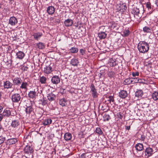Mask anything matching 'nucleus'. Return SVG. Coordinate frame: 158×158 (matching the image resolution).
<instances>
[{"mask_svg":"<svg viewBox=\"0 0 158 158\" xmlns=\"http://www.w3.org/2000/svg\"><path fill=\"white\" fill-rule=\"evenodd\" d=\"M148 44L144 41H140L138 44V48L140 52L144 53L149 50Z\"/></svg>","mask_w":158,"mask_h":158,"instance_id":"f257e3e1","label":"nucleus"},{"mask_svg":"<svg viewBox=\"0 0 158 158\" xmlns=\"http://www.w3.org/2000/svg\"><path fill=\"white\" fill-rule=\"evenodd\" d=\"M143 13V7H134L131 11V13L137 19L140 18Z\"/></svg>","mask_w":158,"mask_h":158,"instance_id":"f03ea898","label":"nucleus"},{"mask_svg":"<svg viewBox=\"0 0 158 158\" xmlns=\"http://www.w3.org/2000/svg\"><path fill=\"white\" fill-rule=\"evenodd\" d=\"M90 89V92L91 94L92 97L94 98H97L98 94L97 92V89H96L94 84H92L91 85Z\"/></svg>","mask_w":158,"mask_h":158,"instance_id":"7ed1b4c3","label":"nucleus"},{"mask_svg":"<svg viewBox=\"0 0 158 158\" xmlns=\"http://www.w3.org/2000/svg\"><path fill=\"white\" fill-rule=\"evenodd\" d=\"M20 96L19 94H14L12 95L11 99L13 102H18L20 101Z\"/></svg>","mask_w":158,"mask_h":158,"instance_id":"20e7f679","label":"nucleus"},{"mask_svg":"<svg viewBox=\"0 0 158 158\" xmlns=\"http://www.w3.org/2000/svg\"><path fill=\"white\" fill-rule=\"evenodd\" d=\"M31 106H27L26 105V107L25 109V111L27 114L29 115L33 111V109L32 108L31 105H32V102L31 101H30L29 102Z\"/></svg>","mask_w":158,"mask_h":158,"instance_id":"39448f33","label":"nucleus"},{"mask_svg":"<svg viewBox=\"0 0 158 158\" xmlns=\"http://www.w3.org/2000/svg\"><path fill=\"white\" fill-rule=\"evenodd\" d=\"M17 22L18 21L17 19L15 17L13 16L10 18L9 24L13 26L17 24Z\"/></svg>","mask_w":158,"mask_h":158,"instance_id":"423d86ee","label":"nucleus"},{"mask_svg":"<svg viewBox=\"0 0 158 158\" xmlns=\"http://www.w3.org/2000/svg\"><path fill=\"white\" fill-rule=\"evenodd\" d=\"M60 78L57 76H54L51 79V81L53 84H57L60 82Z\"/></svg>","mask_w":158,"mask_h":158,"instance_id":"0eeeda50","label":"nucleus"},{"mask_svg":"<svg viewBox=\"0 0 158 158\" xmlns=\"http://www.w3.org/2000/svg\"><path fill=\"white\" fill-rule=\"evenodd\" d=\"M2 114L4 117H9L11 115V112L9 108H6L4 110Z\"/></svg>","mask_w":158,"mask_h":158,"instance_id":"6e6552de","label":"nucleus"},{"mask_svg":"<svg viewBox=\"0 0 158 158\" xmlns=\"http://www.w3.org/2000/svg\"><path fill=\"white\" fill-rule=\"evenodd\" d=\"M13 81L15 85H19L22 82V80L19 77H16L13 79Z\"/></svg>","mask_w":158,"mask_h":158,"instance_id":"1a4fd4ad","label":"nucleus"},{"mask_svg":"<svg viewBox=\"0 0 158 158\" xmlns=\"http://www.w3.org/2000/svg\"><path fill=\"white\" fill-rule=\"evenodd\" d=\"M17 142V140L16 139L12 138L8 139L7 140L6 143L7 145H10L15 144Z\"/></svg>","mask_w":158,"mask_h":158,"instance_id":"9d476101","label":"nucleus"},{"mask_svg":"<svg viewBox=\"0 0 158 158\" xmlns=\"http://www.w3.org/2000/svg\"><path fill=\"white\" fill-rule=\"evenodd\" d=\"M119 95L120 98L123 99H124L127 97L128 94L126 91L122 90L119 92Z\"/></svg>","mask_w":158,"mask_h":158,"instance_id":"9b49d317","label":"nucleus"},{"mask_svg":"<svg viewBox=\"0 0 158 158\" xmlns=\"http://www.w3.org/2000/svg\"><path fill=\"white\" fill-rule=\"evenodd\" d=\"M19 124V120L18 119L13 120L12 121L11 126L13 128H16Z\"/></svg>","mask_w":158,"mask_h":158,"instance_id":"f8f14e48","label":"nucleus"},{"mask_svg":"<svg viewBox=\"0 0 158 158\" xmlns=\"http://www.w3.org/2000/svg\"><path fill=\"white\" fill-rule=\"evenodd\" d=\"M53 71L51 65L46 67L44 68V72L47 74L50 73Z\"/></svg>","mask_w":158,"mask_h":158,"instance_id":"ddd939ff","label":"nucleus"},{"mask_svg":"<svg viewBox=\"0 0 158 158\" xmlns=\"http://www.w3.org/2000/svg\"><path fill=\"white\" fill-rule=\"evenodd\" d=\"M13 85V84L9 81H4V86L5 88H11Z\"/></svg>","mask_w":158,"mask_h":158,"instance_id":"4468645a","label":"nucleus"},{"mask_svg":"<svg viewBox=\"0 0 158 158\" xmlns=\"http://www.w3.org/2000/svg\"><path fill=\"white\" fill-rule=\"evenodd\" d=\"M65 25L67 27L72 26L73 23V20L68 19L65 20L64 22Z\"/></svg>","mask_w":158,"mask_h":158,"instance_id":"2eb2a0df","label":"nucleus"},{"mask_svg":"<svg viewBox=\"0 0 158 158\" xmlns=\"http://www.w3.org/2000/svg\"><path fill=\"white\" fill-rule=\"evenodd\" d=\"M24 151L26 153H31L33 152L34 150L32 147H31L29 146H26L24 148Z\"/></svg>","mask_w":158,"mask_h":158,"instance_id":"dca6fc26","label":"nucleus"},{"mask_svg":"<svg viewBox=\"0 0 158 158\" xmlns=\"http://www.w3.org/2000/svg\"><path fill=\"white\" fill-rule=\"evenodd\" d=\"M48 99L50 101L54 100L56 99V95L52 93L48 94H47Z\"/></svg>","mask_w":158,"mask_h":158,"instance_id":"f3484780","label":"nucleus"},{"mask_svg":"<svg viewBox=\"0 0 158 158\" xmlns=\"http://www.w3.org/2000/svg\"><path fill=\"white\" fill-rule=\"evenodd\" d=\"M146 155H147L149 157L151 156L153 154L152 149L150 148H146L145 151Z\"/></svg>","mask_w":158,"mask_h":158,"instance_id":"a211bd4d","label":"nucleus"},{"mask_svg":"<svg viewBox=\"0 0 158 158\" xmlns=\"http://www.w3.org/2000/svg\"><path fill=\"white\" fill-rule=\"evenodd\" d=\"M47 11L49 14L52 15L55 12V9L53 6H49L47 8Z\"/></svg>","mask_w":158,"mask_h":158,"instance_id":"6ab92c4d","label":"nucleus"},{"mask_svg":"<svg viewBox=\"0 0 158 158\" xmlns=\"http://www.w3.org/2000/svg\"><path fill=\"white\" fill-rule=\"evenodd\" d=\"M42 33L41 32H36L33 34V36L34 39L35 40H38L42 36Z\"/></svg>","mask_w":158,"mask_h":158,"instance_id":"aec40b11","label":"nucleus"},{"mask_svg":"<svg viewBox=\"0 0 158 158\" xmlns=\"http://www.w3.org/2000/svg\"><path fill=\"white\" fill-rule=\"evenodd\" d=\"M79 63V62L78 59L74 58L71 60L70 64L73 66H77Z\"/></svg>","mask_w":158,"mask_h":158,"instance_id":"412c9836","label":"nucleus"},{"mask_svg":"<svg viewBox=\"0 0 158 158\" xmlns=\"http://www.w3.org/2000/svg\"><path fill=\"white\" fill-rule=\"evenodd\" d=\"M17 58L19 59H23L25 56L24 53L22 51H19L16 53Z\"/></svg>","mask_w":158,"mask_h":158,"instance_id":"4be33fe9","label":"nucleus"},{"mask_svg":"<svg viewBox=\"0 0 158 158\" xmlns=\"http://www.w3.org/2000/svg\"><path fill=\"white\" fill-rule=\"evenodd\" d=\"M52 122V120L50 118L46 119L43 122V124L45 126L50 124Z\"/></svg>","mask_w":158,"mask_h":158,"instance_id":"5701e85b","label":"nucleus"},{"mask_svg":"<svg viewBox=\"0 0 158 158\" xmlns=\"http://www.w3.org/2000/svg\"><path fill=\"white\" fill-rule=\"evenodd\" d=\"M108 64L110 67H113L117 65V63L112 58H110L108 61Z\"/></svg>","mask_w":158,"mask_h":158,"instance_id":"b1692460","label":"nucleus"},{"mask_svg":"<svg viewBox=\"0 0 158 158\" xmlns=\"http://www.w3.org/2000/svg\"><path fill=\"white\" fill-rule=\"evenodd\" d=\"M133 84V78H127L125 79L124 81V84L125 85H129L131 84Z\"/></svg>","mask_w":158,"mask_h":158,"instance_id":"393cba45","label":"nucleus"},{"mask_svg":"<svg viewBox=\"0 0 158 158\" xmlns=\"http://www.w3.org/2000/svg\"><path fill=\"white\" fill-rule=\"evenodd\" d=\"M143 92L142 90H138L135 92V96L138 98L141 97L143 95Z\"/></svg>","mask_w":158,"mask_h":158,"instance_id":"a878e982","label":"nucleus"},{"mask_svg":"<svg viewBox=\"0 0 158 158\" xmlns=\"http://www.w3.org/2000/svg\"><path fill=\"white\" fill-rule=\"evenodd\" d=\"M136 150L138 151H141L143 149V145L142 144L138 143L135 146Z\"/></svg>","mask_w":158,"mask_h":158,"instance_id":"bb28decb","label":"nucleus"},{"mask_svg":"<svg viewBox=\"0 0 158 158\" xmlns=\"http://www.w3.org/2000/svg\"><path fill=\"white\" fill-rule=\"evenodd\" d=\"M107 34L103 32H100L98 33V36L100 39H104L106 37Z\"/></svg>","mask_w":158,"mask_h":158,"instance_id":"cd10ccee","label":"nucleus"},{"mask_svg":"<svg viewBox=\"0 0 158 158\" xmlns=\"http://www.w3.org/2000/svg\"><path fill=\"white\" fill-rule=\"evenodd\" d=\"M39 102V104H41L43 106H45L47 104L48 101L46 98H44L43 97L42 98L40 99Z\"/></svg>","mask_w":158,"mask_h":158,"instance_id":"c85d7f7f","label":"nucleus"},{"mask_svg":"<svg viewBox=\"0 0 158 158\" xmlns=\"http://www.w3.org/2000/svg\"><path fill=\"white\" fill-rule=\"evenodd\" d=\"M64 138L66 141L70 140L72 138V135L70 133H66L64 134Z\"/></svg>","mask_w":158,"mask_h":158,"instance_id":"c756f323","label":"nucleus"},{"mask_svg":"<svg viewBox=\"0 0 158 158\" xmlns=\"http://www.w3.org/2000/svg\"><path fill=\"white\" fill-rule=\"evenodd\" d=\"M66 102L67 100L65 99L62 98L59 100V103L62 106H64L67 105Z\"/></svg>","mask_w":158,"mask_h":158,"instance_id":"7c9ffc66","label":"nucleus"},{"mask_svg":"<svg viewBox=\"0 0 158 158\" xmlns=\"http://www.w3.org/2000/svg\"><path fill=\"white\" fill-rule=\"evenodd\" d=\"M36 94V92L35 91H30L29 92L28 95L30 98H35Z\"/></svg>","mask_w":158,"mask_h":158,"instance_id":"2f4dec72","label":"nucleus"},{"mask_svg":"<svg viewBox=\"0 0 158 158\" xmlns=\"http://www.w3.org/2000/svg\"><path fill=\"white\" fill-rule=\"evenodd\" d=\"M152 97L154 100H157L158 99V92L156 91L153 92L152 94Z\"/></svg>","mask_w":158,"mask_h":158,"instance_id":"473e14b6","label":"nucleus"},{"mask_svg":"<svg viewBox=\"0 0 158 158\" xmlns=\"http://www.w3.org/2000/svg\"><path fill=\"white\" fill-rule=\"evenodd\" d=\"M37 46L40 49H43L45 47V45L44 43L41 42H39L37 44Z\"/></svg>","mask_w":158,"mask_h":158,"instance_id":"72a5a7b5","label":"nucleus"},{"mask_svg":"<svg viewBox=\"0 0 158 158\" xmlns=\"http://www.w3.org/2000/svg\"><path fill=\"white\" fill-rule=\"evenodd\" d=\"M143 31L144 32L148 33L151 32V30L150 27L145 26L143 28Z\"/></svg>","mask_w":158,"mask_h":158,"instance_id":"f704fd0d","label":"nucleus"},{"mask_svg":"<svg viewBox=\"0 0 158 158\" xmlns=\"http://www.w3.org/2000/svg\"><path fill=\"white\" fill-rule=\"evenodd\" d=\"M119 9H118L119 10H121L122 9L123 11H124V10H126L127 9V6L126 5L125 3H123L122 5L119 6Z\"/></svg>","mask_w":158,"mask_h":158,"instance_id":"c9c22d12","label":"nucleus"},{"mask_svg":"<svg viewBox=\"0 0 158 158\" xmlns=\"http://www.w3.org/2000/svg\"><path fill=\"white\" fill-rule=\"evenodd\" d=\"M123 35L124 36H127L129 35L130 31L128 29L124 30L123 32Z\"/></svg>","mask_w":158,"mask_h":158,"instance_id":"e433bc0d","label":"nucleus"},{"mask_svg":"<svg viewBox=\"0 0 158 158\" xmlns=\"http://www.w3.org/2000/svg\"><path fill=\"white\" fill-rule=\"evenodd\" d=\"M47 79L44 77H41L40 78V81L42 84H45L46 83Z\"/></svg>","mask_w":158,"mask_h":158,"instance_id":"4c0bfd02","label":"nucleus"},{"mask_svg":"<svg viewBox=\"0 0 158 158\" xmlns=\"http://www.w3.org/2000/svg\"><path fill=\"white\" fill-rule=\"evenodd\" d=\"M20 88L22 89H26L27 85V83L26 82H22Z\"/></svg>","mask_w":158,"mask_h":158,"instance_id":"58836bf2","label":"nucleus"},{"mask_svg":"<svg viewBox=\"0 0 158 158\" xmlns=\"http://www.w3.org/2000/svg\"><path fill=\"white\" fill-rule=\"evenodd\" d=\"M103 120L105 121H108L110 118V116L108 114H104L103 116Z\"/></svg>","mask_w":158,"mask_h":158,"instance_id":"ea45409f","label":"nucleus"},{"mask_svg":"<svg viewBox=\"0 0 158 158\" xmlns=\"http://www.w3.org/2000/svg\"><path fill=\"white\" fill-rule=\"evenodd\" d=\"M70 50L72 53H76L78 52V49L77 48L72 47L70 49Z\"/></svg>","mask_w":158,"mask_h":158,"instance_id":"a19ab883","label":"nucleus"},{"mask_svg":"<svg viewBox=\"0 0 158 158\" xmlns=\"http://www.w3.org/2000/svg\"><path fill=\"white\" fill-rule=\"evenodd\" d=\"M95 131L96 133H97L99 135H102L103 134V132H102V130L99 127H98L96 128Z\"/></svg>","mask_w":158,"mask_h":158,"instance_id":"79ce46f5","label":"nucleus"},{"mask_svg":"<svg viewBox=\"0 0 158 158\" xmlns=\"http://www.w3.org/2000/svg\"><path fill=\"white\" fill-rule=\"evenodd\" d=\"M146 4V7L148 8V10L152 9L151 5V3L149 2H147Z\"/></svg>","mask_w":158,"mask_h":158,"instance_id":"37998d69","label":"nucleus"},{"mask_svg":"<svg viewBox=\"0 0 158 158\" xmlns=\"http://www.w3.org/2000/svg\"><path fill=\"white\" fill-rule=\"evenodd\" d=\"M108 101L110 103H111V102H114V99L113 96H110L108 97Z\"/></svg>","mask_w":158,"mask_h":158,"instance_id":"c03bdc74","label":"nucleus"},{"mask_svg":"<svg viewBox=\"0 0 158 158\" xmlns=\"http://www.w3.org/2000/svg\"><path fill=\"white\" fill-rule=\"evenodd\" d=\"M5 140V138L2 136H0V145L4 143Z\"/></svg>","mask_w":158,"mask_h":158,"instance_id":"a18cd8bd","label":"nucleus"},{"mask_svg":"<svg viewBox=\"0 0 158 158\" xmlns=\"http://www.w3.org/2000/svg\"><path fill=\"white\" fill-rule=\"evenodd\" d=\"M132 75L133 77L138 76L139 75V73L138 72H133L132 73Z\"/></svg>","mask_w":158,"mask_h":158,"instance_id":"49530a36","label":"nucleus"},{"mask_svg":"<svg viewBox=\"0 0 158 158\" xmlns=\"http://www.w3.org/2000/svg\"><path fill=\"white\" fill-rule=\"evenodd\" d=\"M80 52L82 55H83L85 54V51L83 49H80Z\"/></svg>","mask_w":158,"mask_h":158,"instance_id":"de8ad7c7","label":"nucleus"},{"mask_svg":"<svg viewBox=\"0 0 158 158\" xmlns=\"http://www.w3.org/2000/svg\"><path fill=\"white\" fill-rule=\"evenodd\" d=\"M139 81V80L137 79V78H133V83H137Z\"/></svg>","mask_w":158,"mask_h":158,"instance_id":"09e8293b","label":"nucleus"},{"mask_svg":"<svg viewBox=\"0 0 158 158\" xmlns=\"http://www.w3.org/2000/svg\"><path fill=\"white\" fill-rule=\"evenodd\" d=\"M86 155L85 153H82L80 156V158H85Z\"/></svg>","mask_w":158,"mask_h":158,"instance_id":"8fccbe9b","label":"nucleus"},{"mask_svg":"<svg viewBox=\"0 0 158 158\" xmlns=\"http://www.w3.org/2000/svg\"><path fill=\"white\" fill-rule=\"evenodd\" d=\"M28 68L27 66H23L22 68V69L23 71H27Z\"/></svg>","mask_w":158,"mask_h":158,"instance_id":"3c124183","label":"nucleus"},{"mask_svg":"<svg viewBox=\"0 0 158 158\" xmlns=\"http://www.w3.org/2000/svg\"><path fill=\"white\" fill-rule=\"evenodd\" d=\"M3 117L2 114H0V121L2 119Z\"/></svg>","mask_w":158,"mask_h":158,"instance_id":"603ef678","label":"nucleus"},{"mask_svg":"<svg viewBox=\"0 0 158 158\" xmlns=\"http://www.w3.org/2000/svg\"><path fill=\"white\" fill-rule=\"evenodd\" d=\"M130 128H131V127L130 126H126L125 127V129L126 130H129L130 129Z\"/></svg>","mask_w":158,"mask_h":158,"instance_id":"864d4df0","label":"nucleus"},{"mask_svg":"<svg viewBox=\"0 0 158 158\" xmlns=\"http://www.w3.org/2000/svg\"><path fill=\"white\" fill-rule=\"evenodd\" d=\"M140 139L142 140H143L144 139V136L143 135H141V138H140Z\"/></svg>","mask_w":158,"mask_h":158,"instance_id":"5fc2aeb1","label":"nucleus"},{"mask_svg":"<svg viewBox=\"0 0 158 158\" xmlns=\"http://www.w3.org/2000/svg\"><path fill=\"white\" fill-rule=\"evenodd\" d=\"M52 153L55 154L56 153V150L55 148L53 149V150L52 151Z\"/></svg>","mask_w":158,"mask_h":158,"instance_id":"6e6d98bb","label":"nucleus"},{"mask_svg":"<svg viewBox=\"0 0 158 158\" xmlns=\"http://www.w3.org/2000/svg\"><path fill=\"white\" fill-rule=\"evenodd\" d=\"M3 107L1 106H0V114L2 112L3 110Z\"/></svg>","mask_w":158,"mask_h":158,"instance_id":"4d7b16f0","label":"nucleus"},{"mask_svg":"<svg viewBox=\"0 0 158 158\" xmlns=\"http://www.w3.org/2000/svg\"><path fill=\"white\" fill-rule=\"evenodd\" d=\"M3 128L2 127V125L0 123V131H1L2 130H3Z\"/></svg>","mask_w":158,"mask_h":158,"instance_id":"13d9d810","label":"nucleus"},{"mask_svg":"<svg viewBox=\"0 0 158 158\" xmlns=\"http://www.w3.org/2000/svg\"><path fill=\"white\" fill-rule=\"evenodd\" d=\"M155 4L158 7V0H156Z\"/></svg>","mask_w":158,"mask_h":158,"instance_id":"bf43d9fd","label":"nucleus"},{"mask_svg":"<svg viewBox=\"0 0 158 158\" xmlns=\"http://www.w3.org/2000/svg\"><path fill=\"white\" fill-rule=\"evenodd\" d=\"M118 117L119 118L121 119L123 118V116L122 115L120 114Z\"/></svg>","mask_w":158,"mask_h":158,"instance_id":"052dcab7","label":"nucleus"},{"mask_svg":"<svg viewBox=\"0 0 158 158\" xmlns=\"http://www.w3.org/2000/svg\"><path fill=\"white\" fill-rule=\"evenodd\" d=\"M22 158H28L27 156H22Z\"/></svg>","mask_w":158,"mask_h":158,"instance_id":"680f3d73","label":"nucleus"},{"mask_svg":"<svg viewBox=\"0 0 158 158\" xmlns=\"http://www.w3.org/2000/svg\"><path fill=\"white\" fill-rule=\"evenodd\" d=\"M156 32H157V36L158 37V30Z\"/></svg>","mask_w":158,"mask_h":158,"instance_id":"e2e57ef3","label":"nucleus"},{"mask_svg":"<svg viewBox=\"0 0 158 158\" xmlns=\"http://www.w3.org/2000/svg\"><path fill=\"white\" fill-rule=\"evenodd\" d=\"M42 110H40V112H41V113H42Z\"/></svg>","mask_w":158,"mask_h":158,"instance_id":"0e129e2a","label":"nucleus"},{"mask_svg":"<svg viewBox=\"0 0 158 158\" xmlns=\"http://www.w3.org/2000/svg\"><path fill=\"white\" fill-rule=\"evenodd\" d=\"M111 73L112 74H113L114 73L113 72H112L109 73Z\"/></svg>","mask_w":158,"mask_h":158,"instance_id":"69168bd1","label":"nucleus"},{"mask_svg":"<svg viewBox=\"0 0 158 158\" xmlns=\"http://www.w3.org/2000/svg\"><path fill=\"white\" fill-rule=\"evenodd\" d=\"M1 94L0 93V99H1Z\"/></svg>","mask_w":158,"mask_h":158,"instance_id":"338daca9","label":"nucleus"},{"mask_svg":"<svg viewBox=\"0 0 158 158\" xmlns=\"http://www.w3.org/2000/svg\"><path fill=\"white\" fill-rule=\"evenodd\" d=\"M157 23H158V20H157Z\"/></svg>","mask_w":158,"mask_h":158,"instance_id":"774afa93","label":"nucleus"}]
</instances>
